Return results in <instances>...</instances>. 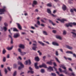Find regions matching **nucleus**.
Returning <instances> with one entry per match:
<instances>
[{"mask_svg":"<svg viewBox=\"0 0 76 76\" xmlns=\"http://www.w3.org/2000/svg\"><path fill=\"white\" fill-rule=\"evenodd\" d=\"M13 31H18V30L16 28H13Z\"/></svg>","mask_w":76,"mask_h":76,"instance_id":"nucleus-36","label":"nucleus"},{"mask_svg":"<svg viewBox=\"0 0 76 76\" xmlns=\"http://www.w3.org/2000/svg\"><path fill=\"white\" fill-rule=\"evenodd\" d=\"M43 33L45 35H48L47 33L46 32V31H43Z\"/></svg>","mask_w":76,"mask_h":76,"instance_id":"nucleus-32","label":"nucleus"},{"mask_svg":"<svg viewBox=\"0 0 76 76\" xmlns=\"http://www.w3.org/2000/svg\"><path fill=\"white\" fill-rule=\"evenodd\" d=\"M53 33H54V34L56 33V31L55 30H53Z\"/></svg>","mask_w":76,"mask_h":76,"instance_id":"nucleus-53","label":"nucleus"},{"mask_svg":"<svg viewBox=\"0 0 76 76\" xmlns=\"http://www.w3.org/2000/svg\"><path fill=\"white\" fill-rule=\"evenodd\" d=\"M53 67H52L50 66H49L48 68V71L49 72H50L51 71H53Z\"/></svg>","mask_w":76,"mask_h":76,"instance_id":"nucleus-7","label":"nucleus"},{"mask_svg":"<svg viewBox=\"0 0 76 76\" xmlns=\"http://www.w3.org/2000/svg\"><path fill=\"white\" fill-rule=\"evenodd\" d=\"M41 20L42 22L43 23H45V22L43 20Z\"/></svg>","mask_w":76,"mask_h":76,"instance_id":"nucleus-57","label":"nucleus"},{"mask_svg":"<svg viewBox=\"0 0 76 76\" xmlns=\"http://www.w3.org/2000/svg\"><path fill=\"white\" fill-rule=\"evenodd\" d=\"M4 72H5V74H7V73L8 72V71L7 70V69H5V70H4Z\"/></svg>","mask_w":76,"mask_h":76,"instance_id":"nucleus-44","label":"nucleus"},{"mask_svg":"<svg viewBox=\"0 0 76 76\" xmlns=\"http://www.w3.org/2000/svg\"><path fill=\"white\" fill-rule=\"evenodd\" d=\"M55 59H56V61L59 63H60V61L58 60V59L57 58H55Z\"/></svg>","mask_w":76,"mask_h":76,"instance_id":"nucleus-35","label":"nucleus"},{"mask_svg":"<svg viewBox=\"0 0 76 76\" xmlns=\"http://www.w3.org/2000/svg\"><path fill=\"white\" fill-rule=\"evenodd\" d=\"M38 53H39V55L40 56H41L42 55V53L41 52H40V51L39 50H38Z\"/></svg>","mask_w":76,"mask_h":76,"instance_id":"nucleus-41","label":"nucleus"},{"mask_svg":"<svg viewBox=\"0 0 76 76\" xmlns=\"http://www.w3.org/2000/svg\"><path fill=\"white\" fill-rule=\"evenodd\" d=\"M71 75L73 76H75V74H74V73L73 72H72L71 73Z\"/></svg>","mask_w":76,"mask_h":76,"instance_id":"nucleus-46","label":"nucleus"},{"mask_svg":"<svg viewBox=\"0 0 76 76\" xmlns=\"http://www.w3.org/2000/svg\"><path fill=\"white\" fill-rule=\"evenodd\" d=\"M9 37L11 39V43L12 44L13 43V39H12V37L10 35H9Z\"/></svg>","mask_w":76,"mask_h":76,"instance_id":"nucleus-17","label":"nucleus"},{"mask_svg":"<svg viewBox=\"0 0 76 76\" xmlns=\"http://www.w3.org/2000/svg\"><path fill=\"white\" fill-rule=\"evenodd\" d=\"M66 47L67 48L69 49L70 50H72L73 49L72 47H70L69 45H67L66 46Z\"/></svg>","mask_w":76,"mask_h":76,"instance_id":"nucleus-15","label":"nucleus"},{"mask_svg":"<svg viewBox=\"0 0 76 76\" xmlns=\"http://www.w3.org/2000/svg\"><path fill=\"white\" fill-rule=\"evenodd\" d=\"M6 50H5V49L4 48L2 52V54H5L6 53Z\"/></svg>","mask_w":76,"mask_h":76,"instance_id":"nucleus-29","label":"nucleus"},{"mask_svg":"<svg viewBox=\"0 0 76 76\" xmlns=\"http://www.w3.org/2000/svg\"><path fill=\"white\" fill-rule=\"evenodd\" d=\"M6 59L5 57H4L3 59V62H5L6 61Z\"/></svg>","mask_w":76,"mask_h":76,"instance_id":"nucleus-45","label":"nucleus"},{"mask_svg":"<svg viewBox=\"0 0 76 76\" xmlns=\"http://www.w3.org/2000/svg\"><path fill=\"white\" fill-rule=\"evenodd\" d=\"M51 75L52 76H56V74L54 73H52Z\"/></svg>","mask_w":76,"mask_h":76,"instance_id":"nucleus-40","label":"nucleus"},{"mask_svg":"<svg viewBox=\"0 0 76 76\" xmlns=\"http://www.w3.org/2000/svg\"><path fill=\"white\" fill-rule=\"evenodd\" d=\"M37 24H38L39 26L40 25V22L39 21H38L37 22Z\"/></svg>","mask_w":76,"mask_h":76,"instance_id":"nucleus-42","label":"nucleus"},{"mask_svg":"<svg viewBox=\"0 0 76 76\" xmlns=\"http://www.w3.org/2000/svg\"><path fill=\"white\" fill-rule=\"evenodd\" d=\"M73 56L74 57H75L76 58V55L75 53H74L72 54Z\"/></svg>","mask_w":76,"mask_h":76,"instance_id":"nucleus-50","label":"nucleus"},{"mask_svg":"<svg viewBox=\"0 0 76 76\" xmlns=\"http://www.w3.org/2000/svg\"><path fill=\"white\" fill-rule=\"evenodd\" d=\"M20 37V35L18 33H16L14 34V38H17Z\"/></svg>","mask_w":76,"mask_h":76,"instance_id":"nucleus-5","label":"nucleus"},{"mask_svg":"<svg viewBox=\"0 0 76 76\" xmlns=\"http://www.w3.org/2000/svg\"><path fill=\"white\" fill-rule=\"evenodd\" d=\"M66 53L70 54H73V53L72 52L70 51H66Z\"/></svg>","mask_w":76,"mask_h":76,"instance_id":"nucleus-25","label":"nucleus"},{"mask_svg":"<svg viewBox=\"0 0 76 76\" xmlns=\"http://www.w3.org/2000/svg\"><path fill=\"white\" fill-rule=\"evenodd\" d=\"M7 58H10V55L9 54L7 55Z\"/></svg>","mask_w":76,"mask_h":76,"instance_id":"nucleus-56","label":"nucleus"},{"mask_svg":"<svg viewBox=\"0 0 76 76\" xmlns=\"http://www.w3.org/2000/svg\"><path fill=\"white\" fill-rule=\"evenodd\" d=\"M52 44L54 46H58L59 45L58 44L57 42H52Z\"/></svg>","mask_w":76,"mask_h":76,"instance_id":"nucleus-13","label":"nucleus"},{"mask_svg":"<svg viewBox=\"0 0 76 76\" xmlns=\"http://www.w3.org/2000/svg\"><path fill=\"white\" fill-rule=\"evenodd\" d=\"M34 26L36 28H39V26H38L37 24H34Z\"/></svg>","mask_w":76,"mask_h":76,"instance_id":"nucleus-43","label":"nucleus"},{"mask_svg":"<svg viewBox=\"0 0 76 76\" xmlns=\"http://www.w3.org/2000/svg\"><path fill=\"white\" fill-rule=\"evenodd\" d=\"M38 63H35V67L36 69H39V67L37 66Z\"/></svg>","mask_w":76,"mask_h":76,"instance_id":"nucleus-14","label":"nucleus"},{"mask_svg":"<svg viewBox=\"0 0 76 76\" xmlns=\"http://www.w3.org/2000/svg\"><path fill=\"white\" fill-rule=\"evenodd\" d=\"M66 34V32L65 31H64V32H63V34L64 35H65Z\"/></svg>","mask_w":76,"mask_h":76,"instance_id":"nucleus-47","label":"nucleus"},{"mask_svg":"<svg viewBox=\"0 0 76 76\" xmlns=\"http://www.w3.org/2000/svg\"><path fill=\"white\" fill-rule=\"evenodd\" d=\"M72 25L74 26H76V23H68L67 24H65V26H66V27H73Z\"/></svg>","mask_w":76,"mask_h":76,"instance_id":"nucleus-1","label":"nucleus"},{"mask_svg":"<svg viewBox=\"0 0 76 76\" xmlns=\"http://www.w3.org/2000/svg\"><path fill=\"white\" fill-rule=\"evenodd\" d=\"M66 21L67 20L66 19L63 18L61 20V22L62 23H64V21Z\"/></svg>","mask_w":76,"mask_h":76,"instance_id":"nucleus-19","label":"nucleus"},{"mask_svg":"<svg viewBox=\"0 0 76 76\" xmlns=\"http://www.w3.org/2000/svg\"><path fill=\"white\" fill-rule=\"evenodd\" d=\"M56 38L60 40H61V37L57 35L56 36Z\"/></svg>","mask_w":76,"mask_h":76,"instance_id":"nucleus-22","label":"nucleus"},{"mask_svg":"<svg viewBox=\"0 0 76 76\" xmlns=\"http://www.w3.org/2000/svg\"><path fill=\"white\" fill-rule=\"evenodd\" d=\"M49 23H51V24L53 22L51 20H49Z\"/></svg>","mask_w":76,"mask_h":76,"instance_id":"nucleus-59","label":"nucleus"},{"mask_svg":"<svg viewBox=\"0 0 76 76\" xmlns=\"http://www.w3.org/2000/svg\"><path fill=\"white\" fill-rule=\"evenodd\" d=\"M61 66L63 69H64L65 70L66 69V68L64 66V65H62Z\"/></svg>","mask_w":76,"mask_h":76,"instance_id":"nucleus-34","label":"nucleus"},{"mask_svg":"<svg viewBox=\"0 0 76 76\" xmlns=\"http://www.w3.org/2000/svg\"><path fill=\"white\" fill-rule=\"evenodd\" d=\"M59 71H60V72H62V70H61V69L59 68Z\"/></svg>","mask_w":76,"mask_h":76,"instance_id":"nucleus-52","label":"nucleus"},{"mask_svg":"<svg viewBox=\"0 0 76 76\" xmlns=\"http://www.w3.org/2000/svg\"><path fill=\"white\" fill-rule=\"evenodd\" d=\"M42 67H44L45 68H47V66H46V64L44 63H43L42 64Z\"/></svg>","mask_w":76,"mask_h":76,"instance_id":"nucleus-20","label":"nucleus"},{"mask_svg":"<svg viewBox=\"0 0 76 76\" xmlns=\"http://www.w3.org/2000/svg\"><path fill=\"white\" fill-rule=\"evenodd\" d=\"M34 43H36V44H33V47L32 48V49L33 50H35L36 48H37V42L36 41H34L33 42Z\"/></svg>","mask_w":76,"mask_h":76,"instance_id":"nucleus-2","label":"nucleus"},{"mask_svg":"<svg viewBox=\"0 0 76 76\" xmlns=\"http://www.w3.org/2000/svg\"><path fill=\"white\" fill-rule=\"evenodd\" d=\"M67 59H68V60L70 61H72V59L70 58H68Z\"/></svg>","mask_w":76,"mask_h":76,"instance_id":"nucleus-61","label":"nucleus"},{"mask_svg":"<svg viewBox=\"0 0 76 76\" xmlns=\"http://www.w3.org/2000/svg\"><path fill=\"white\" fill-rule=\"evenodd\" d=\"M3 29L4 30V31H6L7 30V28L6 27H4Z\"/></svg>","mask_w":76,"mask_h":76,"instance_id":"nucleus-33","label":"nucleus"},{"mask_svg":"<svg viewBox=\"0 0 76 76\" xmlns=\"http://www.w3.org/2000/svg\"><path fill=\"white\" fill-rule=\"evenodd\" d=\"M38 42L43 46H44L45 45V44L42 42L38 41Z\"/></svg>","mask_w":76,"mask_h":76,"instance_id":"nucleus-26","label":"nucleus"},{"mask_svg":"<svg viewBox=\"0 0 76 76\" xmlns=\"http://www.w3.org/2000/svg\"><path fill=\"white\" fill-rule=\"evenodd\" d=\"M29 70H31H31H32V68L31 67H29Z\"/></svg>","mask_w":76,"mask_h":76,"instance_id":"nucleus-63","label":"nucleus"},{"mask_svg":"<svg viewBox=\"0 0 76 76\" xmlns=\"http://www.w3.org/2000/svg\"><path fill=\"white\" fill-rule=\"evenodd\" d=\"M47 64L50 65H51L52 64V63L51 61H48L47 62Z\"/></svg>","mask_w":76,"mask_h":76,"instance_id":"nucleus-24","label":"nucleus"},{"mask_svg":"<svg viewBox=\"0 0 76 76\" xmlns=\"http://www.w3.org/2000/svg\"><path fill=\"white\" fill-rule=\"evenodd\" d=\"M28 73H31V74H33L34 73V72L33 71H28Z\"/></svg>","mask_w":76,"mask_h":76,"instance_id":"nucleus-31","label":"nucleus"},{"mask_svg":"<svg viewBox=\"0 0 76 76\" xmlns=\"http://www.w3.org/2000/svg\"><path fill=\"white\" fill-rule=\"evenodd\" d=\"M7 69H8V70L9 71H10L11 70H10V68L9 67H8Z\"/></svg>","mask_w":76,"mask_h":76,"instance_id":"nucleus-62","label":"nucleus"},{"mask_svg":"<svg viewBox=\"0 0 76 76\" xmlns=\"http://www.w3.org/2000/svg\"><path fill=\"white\" fill-rule=\"evenodd\" d=\"M13 54H14V55L15 56H17V54L15 53H13Z\"/></svg>","mask_w":76,"mask_h":76,"instance_id":"nucleus-60","label":"nucleus"},{"mask_svg":"<svg viewBox=\"0 0 76 76\" xmlns=\"http://www.w3.org/2000/svg\"><path fill=\"white\" fill-rule=\"evenodd\" d=\"M35 61H39V58L38 57H36L35 58Z\"/></svg>","mask_w":76,"mask_h":76,"instance_id":"nucleus-18","label":"nucleus"},{"mask_svg":"<svg viewBox=\"0 0 76 76\" xmlns=\"http://www.w3.org/2000/svg\"><path fill=\"white\" fill-rule=\"evenodd\" d=\"M17 65L16 64H14L13 65V67L14 68H16L17 67Z\"/></svg>","mask_w":76,"mask_h":76,"instance_id":"nucleus-37","label":"nucleus"},{"mask_svg":"<svg viewBox=\"0 0 76 76\" xmlns=\"http://www.w3.org/2000/svg\"><path fill=\"white\" fill-rule=\"evenodd\" d=\"M47 12L49 13V14H51V11H50V9H48L47 10Z\"/></svg>","mask_w":76,"mask_h":76,"instance_id":"nucleus-21","label":"nucleus"},{"mask_svg":"<svg viewBox=\"0 0 76 76\" xmlns=\"http://www.w3.org/2000/svg\"><path fill=\"white\" fill-rule=\"evenodd\" d=\"M71 33L73 34V37H76V34L73 32H71Z\"/></svg>","mask_w":76,"mask_h":76,"instance_id":"nucleus-23","label":"nucleus"},{"mask_svg":"<svg viewBox=\"0 0 76 76\" xmlns=\"http://www.w3.org/2000/svg\"><path fill=\"white\" fill-rule=\"evenodd\" d=\"M70 12H72V13H73V10H72V9H71V10H70Z\"/></svg>","mask_w":76,"mask_h":76,"instance_id":"nucleus-55","label":"nucleus"},{"mask_svg":"<svg viewBox=\"0 0 76 76\" xmlns=\"http://www.w3.org/2000/svg\"><path fill=\"white\" fill-rule=\"evenodd\" d=\"M5 12V10L4 8L2 9H0V15H2V14H4V12Z\"/></svg>","mask_w":76,"mask_h":76,"instance_id":"nucleus-6","label":"nucleus"},{"mask_svg":"<svg viewBox=\"0 0 76 76\" xmlns=\"http://www.w3.org/2000/svg\"><path fill=\"white\" fill-rule=\"evenodd\" d=\"M53 65H54V66H53V68L54 69H55V70L56 71H57V69L56 68V67H55V66H57V65H56V63L55 62H54L53 63Z\"/></svg>","mask_w":76,"mask_h":76,"instance_id":"nucleus-11","label":"nucleus"},{"mask_svg":"<svg viewBox=\"0 0 76 76\" xmlns=\"http://www.w3.org/2000/svg\"><path fill=\"white\" fill-rule=\"evenodd\" d=\"M41 26H42L43 27H45V26L43 24H41Z\"/></svg>","mask_w":76,"mask_h":76,"instance_id":"nucleus-54","label":"nucleus"},{"mask_svg":"<svg viewBox=\"0 0 76 76\" xmlns=\"http://www.w3.org/2000/svg\"><path fill=\"white\" fill-rule=\"evenodd\" d=\"M57 10H54V11L53 12V13H54V14H55L56 13V12Z\"/></svg>","mask_w":76,"mask_h":76,"instance_id":"nucleus-49","label":"nucleus"},{"mask_svg":"<svg viewBox=\"0 0 76 76\" xmlns=\"http://www.w3.org/2000/svg\"><path fill=\"white\" fill-rule=\"evenodd\" d=\"M37 4V2L36 1H34L33 2V4H32L33 7H34L35 5Z\"/></svg>","mask_w":76,"mask_h":76,"instance_id":"nucleus-10","label":"nucleus"},{"mask_svg":"<svg viewBox=\"0 0 76 76\" xmlns=\"http://www.w3.org/2000/svg\"><path fill=\"white\" fill-rule=\"evenodd\" d=\"M51 15L52 16H53V17H55L56 16V15H54L53 14H51Z\"/></svg>","mask_w":76,"mask_h":76,"instance_id":"nucleus-58","label":"nucleus"},{"mask_svg":"<svg viewBox=\"0 0 76 76\" xmlns=\"http://www.w3.org/2000/svg\"><path fill=\"white\" fill-rule=\"evenodd\" d=\"M4 25L5 26V27H7L8 26V24L6 22L4 23Z\"/></svg>","mask_w":76,"mask_h":76,"instance_id":"nucleus-30","label":"nucleus"},{"mask_svg":"<svg viewBox=\"0 0 76 76\" xmlns=\"http://www.w3.org/2000/svg\"><path fill=\"white\" fill-rule=\"evenodd\" d=\"M18 51L20 53V55L21 56H23L25 55L26 53V52H22L21 51V50L19 48L18 50Z\"/></svg>","mask_w":76,"mask_h":76,"instance_id":"nucleus-3","label":"nucleus"},{"mask_svg":"<svg viewBox=\"0 0 76 76\" xmlns=\"http://www.w3.org/2000/svg\"><path fill=\"white\" fill-rule=\"evenodd\" d=\"M60 50V51L62 52V53H63V50H62V49H61Z\"/></svg>","mask_w":76,"mask_h":76,"instance_id":"nucleus-64","label":"nucleus"},{"mask_svg":"<svg viewBox=\"0 0 76 76\" xmlns=\"http://www.w3.org/2000/svg\"><path fill=\"white\" fill-rule=\"evenodd\" d=\"M66 6L64 4H63V6L62 7V9H63V10H64V11L65 10H66Z\"/></svg>","mask_w":76,"mask_h":76,"instance_id":"nucleus-16","label":"nucleus"},{"mask_svg":"<svg viewBox=\"0 0 76 76\" xmlns=\"http://www.w3.org/2000/svg\"><path fill=\"white\" fill-rule=\"evenodd\" d=\"M28 63H29V65H31V61L30 59H29L28 60V61H26V64H25L26 65H28Z\"/></svg>","mask_w":76,"mask_h":76,"instance_id":"nucleus-8","label":"nucleus"},{"mask_svg":"<svg viewBox=\"0 0 76 76\" xmlns=\"http://www.w3.org/2000/svg\"><path fill=\"white\" fill-rule=\"evenodd\" d=\"M41 72L42 73H44L45 72V70L43 69H42L41 70Z\"/></svg>","mask_w":76,"mask_h":76,"instance_id":"nucleus-38","label":"nucleus"},{"mask_svg":"<svg viewBox=\"0 0 76 76\" xmlns=\"http://www.w3.org/2000/svg\"><path fill=\"white\" fill-rule=\"evenodd\" d=\"M56 56H58V52L57 51H56Z\"/></svg>","mask_w":76,"mask_h":76,"instance_id":"nucleus-51","label":"nucleus"},{"mask_svg":"<svg viewBox=\"0 0 76 76\" xmlns=\"http://www.w3.org/2000/svg\"><path fill=\"white\" fill-rule=\"evenodd\" d=\"M18 64L20 65V66L19 67L18 69L20 70L22 68H23L24 67L23 65L20 62H19L18 63Z\"/></svg>","mask_w":76,"mask_h":76,"instance_id":"nucleus-4","label":"nucleus"},{"mask_svg":"<svg viewBox=\"0 0 76 76\" xmlns=\"http://www.w3.org/2000/svg\"><path fill=\"white\" fill-rule=\"evenodd\" d=\"M47 6L48 7H51L52 6V4L51 3L48 4H47Z\"/></svg>","mask_w":76,"mask_h":76,"instance_id":"nucleus-27","label":"nucleus"},{"mask_svg":"<svg viewBox=\"0 0 76 76\" xmlns=\"http://www.w3.org/2000/svg\"><path fill=\"white\" fill-rule=\"evenodd\" d=\"M13 48V47H11L10 48V47H7V49L8 50H12V48Z\"/></svg>","mask_w":76,"mask_h":76,"instance_id":"nucleus-28","label":"nucleus"},{"mask_svg":"<svg viewBox=\"0 0 76 76\" xmlns=\"http://www.w3.org/2000/svg\"><path fill=\"white\" fill-rule=\"evenodd\" d=\"M16 24L18 26V29H19L20 30H21L22 29V27L19 23H17Z\"/></svg>","mask_w":76,"mask_h":76,"instance_id":"nucleus-9","label":"nucleus"},{"mask_svg":"<svg viewBox=\"0 0 76 76\" xmlns=\"http://www.w3.org/2000/svg\"><path fill=\"white\" fill-rule=\"evenodd\" d=\"M16 73H17L16 71H15V72L14 73L13 76H15L16 75Z\"/></svg>","mask_w":76,"mask_h":76,"instance_id":"nucleus-39","label":"nucleus"},{"mask_svg":"<svg viewBox=\"0 0 76 76\" xmlns=\"http://www.w3.org/2000/svg\"><path fill=\"white\" fill-rule=\"evenodd\" d=\"M19 47L23 49H24V45L22 44H20L19 45Z\"/></svg>","mask_w":76,"mask_h":76,"instance_id":"nucleus-12","label":"nucleus"},{"mask_svg":"<svg viewBox=\"0 0 76 76\" xmlns=\"http://www.w3.org/2000/svg\"><path fill=\"white\" fill-rule=\"evenodd\" d=\"M31 28L33 30L35 29V27H34L33 26H31Z\"/></svg>","mask_w":76,"mask_h":76,"instance_id":"nucleus-48","label":"nucleus"}]
</instances>
